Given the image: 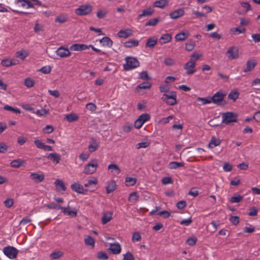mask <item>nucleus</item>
I'll use <instances>...</instances> for the list:
<instances>
[{
    "instance_id": "f257e3e1",
    "label": "nucleus",
    "mask_w": 260,
    "mask_h": 260,
    "mask_svg": "<svg viewBox=\"0 0 260 260\" xmlns=\"http://www.w3.org/2000/svg\"><path fill=\"white\" fill-rule=\"evenodd\" d=\"M125 60L126 63L123 64V69L125 71H129L135 69L140 66V62L138 60L132 56H127Z\"/></svg>"
},
{
    "instance_id": "f03ea898",
    "label": "nucleus",
    "mask_w": 260,
    "mask_h": 260,
    "mask_svg": "<svg viewBox=\"0 0 260 260\" xmlns=\"http://www.w3.org/2000/svg\"><path fill=\"white\" fill-rule=\"evenodd\" d=\"M225 96V93L222 90H219L211 97L210 101L218 106H224L226 104V102L224 101Z\"/></svg>"
},
{
    "instance_id": "7ed1b4c3",
    "label": "nucleus",
    "mask_w": 260,
    "mask_h": 260,
    "mask_svg": "<svg viewBox=\"0 0 260 260\" xmlns=\"http://www.w3.org/2000/svg\"><path fill=\"white\" fill-rule=\"evenodd\" d=\"M161 100L167 105L174 106L177 104V94L175 91H171L168 94H164L161 98Z\"/></svg>"
},
{
    "instance_id": "20e7f679",
    "label": "nucleus",
    "mask_w": 260,
    "mask_h": 260,
    "mask_svg": "<svg viewBox=\"0 0 260 260\" xmlns=\"http://www.w3.org/2000/svg\"><path fill=\"white\" fill-rule=\"evenodd\" d=\"M92 10V7L90 4L81 5L75 10V13L78 16H85L90 14Z\"/></svg>"
},
{
    "instance_id": "39448f33",
    "label": "nucleus",
    "mask_w": 260,
    "mask_h": 260,
    "mask_svg": "<svg viewBox=\"0 0 260 260\" xmlns=\"http://www.w3.org/2000/svg\"><path fill=\"white\" fill-rule=\"evenodd\" d=\"M223 123L229 124L232 122H235L237 120V114L230 112H227L222 114V115Z\"/></svg>"
},
{
    "instance_id": "423d86ee",
    "label": "nucleus",
    "mask_w": 260,
    "mask_h": 260,
    "mask_svg": "<svg viewBox=\"0 0 260 260\" xmlns=\"http://www.w3.org/2000/svg\"><path fill=\"white\" fill-rule=\"evenodd\" d=\"M3 252L9 258L14 259L17 257L18 250L13 246H8L3 248Z\"/></svg>"
},
{
    "instance_id": "0eeeda50",
    "label": "nucleus",
    "mask_w": 260,
    "mask_h": 260,
    "mask_svg": "<svg viewBox=\"0 0 260 260\" xmlns=\"http://www.w3.org/2000/svg\"><path fill=\"white\" fill-rule=\"evenodd\" d=\"M98 167L97 160L92 159L85 167L84 173L85 174H92L96 171Z\"/></svg>"
},
{
    "instance_id": "6e6552de",
    "label": "nucleus",
    "mask_w": 260,
    "mask_h": 260,
    "mask_svg": "<svg viewBox=\"0 0 260 260\" xmlns=\"http://www.w3.org/2000/svg\"><path fill=\"white\" fill-rule=\"evenodd\" d=\"M226 54L230 59H236L239 57L238 49L234 46L231 47L229 48Z\"/></svg>"
},
{
    "instance_id": "1a4fd4ad",
    "label": "nucleus",
    "mask_w": 260,
    "mask_h": 260,
    "mask_svg": "<svg viewBox=\"0 0 260 260\" xmlns=\"http://www.w3.org/2000/svg\"><path fill=\"white\" fill-rule=\"evenodd\" d=\"M195 62L191 61H189L185 64L184 68L186 70V74L191 75L196 72V70L193 69L195 67Z\"/></svg>"
},
{
    "instance_id": "9d476101",
    "label": "nucleus",
    "mask_w": 260,
    "mask_h": 260,
    "mask_svg": "<svg viewBox=\"0 0 260 260\" xmlns=\"http://www.w3.org/2000/svg\"><path fill=\"white\" fill-rule=\"evenodd\" d=\"M71 187L73 191L79 193L85 194L87 192V190L84 189L83 186L79 183H75L71 185Z\"/></svg>"
},
{
    "instance_id": "9b49d317",
    "label": "nucleus",
    "mask_w": 260,
    "mask_h": 260,
    "mask_svg": "<svg viewBox=\"0 0 260 260\" xmlns=\"http://www.w3.org/2000/svg\"><path fill=\"white\" fill-rule=\"evenodd\" d=\"M56 54L60 57H66L71 55V52L68 48H64L63 46L60 47L56 51Z\"/></svg>"
},
{
    "instance_id": "f8f14e48",
    "label": "nucleus",
    "mask_w": 260,
    "mask_h": 260,
    "mask_svg": "<svg viewBox=\"0 0 260 260\" xmlns=\"http://www.w3.org/2000/svg\"><path fill=\"white\" fill-rule=\"evenodd\" d=\"M257 63L255 60H248L246 62V68L243 70L244 73L250 72L254 69Z\"/></svg>"
},
{
    "instance_id": "ddd939ff",
    "label": "nucleus",
    "mask_w": 260,
    "mask_h": 260,
    "mask_svg": "<svg viewBox=\"0 0 260 260\" xmlns=\"http://www.w3.org/2000/svg\"><path fill=\"white\" fill-rule=\"evenodd\" d=\"M109 250L111 251L114 254H117L120 253L121 247L118 243H111Z\"/></svg>"
},
{
    "instance_id": "4468645a",
    "label": "nucleus",
    "mask_w": 260,
    "mask_h": 260,
    "mask_svg": "<svg viewBox=\"0 0 260 260\" xmlns=\"http://www.w3.org/2000/svg\"><path fill=\"white\" fill-rule=\"evenodd\" d=\"M90 144L88 146V150L90 152H93L96 151L99 147V144L97 142L96 139L91 138Z\"/></svg>"
},
{
    "instance_id": "2eb2a0df",
    "label": "nucleus",
    "mask_w": 260,
    "mask_h": 260,
    "mask_svg": "<svg viewBox=\"0 0 260 260\" xmlns=\"http://www.w3.org/2000/svg\"><path fill=\"white\" fill-rule=\"evenodd\" d=\"M88 45L85 44H74L71 46L70 49L73 51H82L88 49Z\"/></svg>"
},
{
    "instance_id": "dca6fc26",
    "label": "nucleus",
    "mask_w": 260,
    "mask_h": 260,
    "mask_svg": "<svg viewBox=\"0 0 260 260\" xmlns=\"http://www.w3.org/2000/svg\"><path fill=\"white\" fill-rule=\"evenodd\" d=\"M54 184L56 187V189L58 192H64L66 190V187L64 184V183L62 181L57 179L54 182Z\"/></svg>"
},
{
    "instance_id": "f3484780",
    "label": "nucleus",
    "mask_w": 260,
    "mask_h": 260,
    "mask_svg": "<svg viewBox=\"0 0 260 260\" xmlns=\"http://www.w3.org/2000/svg\"><path fill=\"white\" fill-rule=\"evenodd\" d=\"M133 34L132 30L130 29H121L117 33L119 38H127Z\"/></svg>"
},
{
    "instance_id": "a211bd4d",
    "label": "nucleus",
    "mask_w": 260,
    "mask_h": 260,
    "mask_svg": "<svg viewBox=\"0 0 260 260\" xmlns=\"http://www.w3.org/2000/svg\"><path fill=\"white\" fill-rule=\"evenodd\" d=\"M30 178L35 182L39 183L42 182L44 179L43 174H38L37 173H31L30 175Z\"/></svg>"
},
{
    "instance_id": "6ab92c4d",
    "label": "nucleus",
    "mask_w": 260,
    "mask_h": 260,
    "mask_svg": "<svg viewBox=\"0 0 260 260\" xmlns=\"http://www.w3.org/2000/svg\"><path fill=\"white\" fill-rule=\"evenodd\" d=\"M47 158L51 160L53 162L57 164L59 162L61 159V155L56 153H50L48 156Z\"/></svg>"
},
{
    "instance_id": "aec40b11",
    "label": "nucleus",
    "mask_w": 260,
    "mask_h": 260,
    "mask_svg": "<svg viewBox=\"0 0 260 260\" xmlns=\"http://www.w3.org/2000/svg\"><path fill=\"white\" fill-rule=\"evenodd\" d=\"M172 36L170 34H166L163 35L159 40H158V43L162 45L166 44L167 43L170 42L172 40Z\"/></svg>"
},
{
    "instance_id": "412c9836",
    "label": "nucleus",
    "mask_w": 260,
    "mask_h": 260,
    "mask_svg": "<svg viewBox=\"0 0 260 260\" xmlns=\"http://www.w3.org/2000/svg\"><path fill=\"white\" fill-rule=\"evenodd\" d=\"M112 218V213L107 211L103 213L102 217V222L105 224L109 222Z\"/></svg>"
},
{
    "instance_id": "4be33fe9",
    "label": "nucleus",
    "mask_w": 260,
    "mask_h": 260,
    "mask_svg": "<svg viewBox=\"0 0 260 260\" xmlns=\"http://www.w3.org/2000/svg\"><path fill=\"white\" fill-rule=\"evenodd\" d=\"M184 10L183 9H178L171 12L170 14V17L172 19H177L184 14Z\"/></svg>"
},
{
    "instance_id": "5701e85b",
    "label": "nucleus",
    "mask_w": 260,
    "mask_h": 260,
    "mask_svg": "<svg viewBox=\"0 0 260 260\" xmlns=\"http://www.w3.org/2000/svg\"><path fill=\"white\" fill-rule=\"evenodd\" d=\"M100 42L104 46H107L108 47H112L113 45V41L111 39L108 37H104L100 40Z\"/></svg>"
},
{
    "instance_id": "b1692460",
    "label": "nucleus",
    "mask_w": 260,
    "mask_h": 260,
    "mask_svg": "<svg viewBox=\"0 0 260 260\" xmlns=\"http://www.w3.org/2000/svg\"><path fill=\"white\" fill-rule=\"evenodd\" d=\"M24 163L25 161L24 160L17 159L12 161L10 164L11 167L15 168H18L23 166Z\"/></svg>"
},
{
    "instance_id": "393cba45",
    "label": "nucleus",
    "mask_w": 260,
    "mask_h": 260,
    "mask_svg": "<svg viewBox=\"0 0 260 260\" xmlns=\"http://www.w3.org/2000/svg\"><path fill=\"white\" fill-rule=\"evenodd\" d=\"M184 166V163L183 162L171 161L169 164V168L170 169H176L180 167H183Z\"/></svg>"
},
{
    "instance_id": "a878e982",
    "label": "nucleus",
    "mask_w": 260,
    "mask_h": 260,
    "mask_svg": "<svg viewBox=\"0 0 260 260\" xmlns=\"http://www.w3.org/2000/svg\"><path fill=\"white\" fill-rule=\"evenodd\" d=\"M139 41L136 40H131L124 43V47L126 48H132L136 47L139 45Z\"/></svg>"
},
{
    "instance_id": "bb28decb",
    "label": "nucleus",
    "mask_w": 260,
    "mask_h": 260,
    "mask_svg": "<svg viewBox=\"0 0 260 260\" xmlns=\"http://www.w3.org/2000/svg\"><path fill=\"white\" fill-rule=\"evenodd\" d=\"M221 141L219 139H216L215 137H212L209 144L208 146L210 148H213L216 146H217L220 144Z\"/></svg>"
},
{
    "instance_id": "cd10ccee",
    "label": "nucleus",
    "mask_w": 260,
    "mask_h": 260,
    "mask_svg": "<svg viewBox=\"0 0 260 260\" xmlns=\"http://www.w3.org/2000/svg\"><path fill=\"white\" fill-rule=\"evenodd\" d=\"M169 2L167 0H158L155 1L153 4L155 7L163 8L168 4Z\"/></svg>"
},
{
    "instance_id": "c85d7f7f",
    "label": "nucleus",
    "mask_w": 260,
    "mask_h": 260,
    "mask_svg": "<svg viewBox=\"0 0 260 260\" xmlns=\"http://www.w3.org/2000/svg\"><path fill=\"white\" fill-rule=\"evenodd\" d=\"M157 39H153L152 38H149L146 44H145V47H149V48H153L156 44L157 43Z\"/></svg>"
},
{
    "instance_id": "c756f323",
    "label": "nucleus",
    "mask_w": 260,
    "mask_h": 260,
    "mask_svg": "<svg viewBox=\"0 0 260 260\" xmlns=\"http://www.w3.org/2000/svg\"><path fill=\"white\" fill-rule=\"evenodd\" d=\"M116 183L115 181H111L109 182L108 185L106 186V191L107 193H110L115 190L116 189Z\"/></svg>"
},
{
    "instance_id": "7c9ffc66",
    "label": "nucleus",
    "mask_w": 260,
    "mask_h": 260,
    "mask_svg": "<svg viewBox=\"0 0 260 260\" xmlns=\"http://www.w3.org/2000/svg\"><path fill=\"white\" fill-rule=\"evenodd\" d=\"M79 118V116L75 113H71L66 116V119L70 122L77 121Z\"/></svg>"
},
{
    "instance_id": "2f4dec72",
    "label": "nucleus",
    "mask_w": 260,
    "mask_h": 260,
    "mask_svg": "<svg viewBox=\"0 0 260 260\" xmlns=\"http://www.w3.org/2000/svg\"><path fill=\"white\" fill-rule=\"evenodd\" d=\"M153 13V10L151 8L145 9L143 11L142 13L138 15V19L145 16H149Z\"/></svg>"
},
{
    "instance_id": "473e14b6",
    "label": "nucleus",
    "mask_w": 260,
    "mask_h": 260,
    "mask_svg": "<svg viewBox=\"0 0 260 260\" xmlns=\"http://www.w3.org/2000/svg\"><path fill=\"white\" fill-rule=\"evenodd\" d=\"M28 55V54L27 52L25 50H21L19 51H17L16 53V56L18 58H19L21 59H24Z\"/></svg>"
},
{
    "instance_id": "72a5a7b5",
    "label": "nucleus",
    "mask_w": 260,
    "mask_h": 260,
    "mask_svg": "<svg viewBox=\"0 0 260 260\" xmlns=\"http://www.w3.org/2000/svg\"><path fill=\"white\" fill-rule=\"evenodd\" d=\"M188 36V34L186 32H180L177 34L175 36V39L178 41H183L186 39Z\"/></svg>"
},
{
    "instance_id": "f704fd0d",
    "label": "nucleus",
    "mask_w": 260,
    "mask_h": 260,
    "mask_svg": "<svg viewBox=\"0 0 260 260\" xmlns=\"http://www.w3.org/2000/svg\"><path fill=\"white\" fill-rule=\"evenodd\" d=\"M62 211L64 214H67L72 217H75L77 215V211L76 209H74L72 211L69 210L67 211L66 209H65L64 207H62Z\"/></svg>"
},
{
    "instance_id": "c9c22d12",
    "label": "nucleus",
    "mask_w": 260,
    "mask_h": 260,
    "mask_svg": "<svg viewBox=\"0 0 260 260\" xmlns=\"http://www.w3.org/2000/svg\"><path fill=\"white\" fill-rule=\"evenodd\" d=\"M63 255V253L62 252L60 251H56L53 252L50 254V257L53 259H56L62 256Z\"/></svg>"
},
{
    "instance_id": "e433bc0d",
    "label": "nucleus",
    "mask_w": 260,
    "mask_h": 260,
    "mask_svg": "<svg viewBox=\"0 0 260 260\" xmlns=\"http://www.w3.org/2000/svg\"><path fill=\"white\" fill-rule=\"evenodd\" d=\"M211 97L208 96L207 98H198L197 99V101L198 102H201V104L200 105H205L207 104H210L212 103V101H210Z\"/></svg>"
},
{
    "instance_id": "4c0bfd02",
    "label": "nucleus",
    "mask_w": 260,
    "mask_h": 260,
    "mask_svg": "<svg viewBox=\"0 0 260 260\" xmlns=\"http://www.w3.org/2000/svg\"><path fill=\"white\" fill-rule=\"evenodd\" d=\"M243 199V196L240 195V194H237V195H235L233 197H232L231 199H230V202L232 203H239L241 201H242Z\"/></svg>"
},
{
    "instance_id": "58836bf2",
    "label": "nucleus",
    "mask_w": 260,
    "mask_h": 260,
    "mask_svg": "<svg viewBox=\"0 0 260 260\" xmlns=\"http://www.w3.org/2000/svg\"><path fill=\"white\" fill-rule=\"evenodd\" d=\"M84 242L86 245H90L92 246H94L95 243L94 239L90 236H87L84 239Z\"/></svg>"
},
{
    "instance_id": "ea45409f",
    "label": "nucleus",
    "mask_w": 260,
    "mask_h": 260,
    "mask_svg": "<svg viewBox=\"0 0 260 260\" xmlns=\"http://www.w3.org/2000/svg\"><path fill=\"white\" fill-rule=\"evenodd\" d=\"M108 169L112 170L111 172L113 170L115 171L116 174H118L120 173L121 171L118 166L114 164H111L108 166Z\"/></svg>"
},
{
    "instance_id": "a19ab883",
    "label": "nucleus",
    "mask_w": 260,
    "mask_h": 260,
    "mask_svg": "<svg viewBox=\"0 0 260 260\" xmlns=\"http://www.w3.org/2000/svg\"><path fill=\"white\" fill-rule=\"evenodd\" d=\"M160 21V18L157 17L149 20L145 24V26H154Z\"/></svg>"
},
{
    "instance_id": "79ce46f5",
    "label": "nucleus",
    "mask_w": 260,
    "mask_h": 260,
    "mask_svg": "<svg viewBox=\"0 0 260 260\" xmlns=\"http://www.w3.org/2000/svg\"><path fill=\"white\" fill-rule=\"evenodd\" d=\"M246 31V29L243 28L242 29H240L238 27H233L231 29V31L232 32L233 35H238L240 33H244Z\"/></svg>"
},
{
    "instance_id": "37998d69",
    "label": "nucleus",
    "mask_w": 260,
    "mask_h": 260,
    "mask_svg": "<svg viewBox=\"0 0 260 260\" xmlns=\"http://www.w3.org/2000/svg\"><path fill=\"white\" fill-rule=\"evenodd\" d=\"M46 206L50 209H62V206L55 203H51L50 204H47Z\"/></svg>"
},
{
    "instance_id": "c03bdc74",
    "label": "nucleus",
    "mask_w": 260,
    "mask_h": 260,
    "mask_svg": "<svg viewBox=\"0 0 260 260\" xmlns=\"http://www.w3.org/2000/svg\"><path fill=\"white\" fill-rule=\"evenodd\" d=\"M125 181L127 184L126 185L127 186H132L136 184L137 179L133 177H126L125 179Z\"/></svg>"
},
{
    "instance_id": "a18cd8bd",
    "label": "nucleus",
    "mask_w": 260,
    "mask_h": 260,
    "mask_svg": "<svg viewBox=\"0 0 260 260\" xmlns=\"http://www.w3.org/2000/svg\"><path fill=\"white\" fill-rule=\"evenodd\" d=\"M195 46V43L193 41H188L185 45V49L188 51L192 50Z\"/></svg>"
},
{
    "instance_id": "49530a36",
    "label": "nucleus",
    "mask_w": 260,
    "mask_h": 260,
    "mask_svg": "<svg viewBox=\"0 0 260 260\" xmlns=\"http://www.w3.org/2000/svg\"><path fill=\"white\" fill-rule=\"evenodd\" d=\"M96 257L100 259L106 260L108 258V256L106 252L104 251H100L97 253Z\"/></svg>"
},
{
    "instance_id": "de8ad7c7",
    "label": "nucleus",
    "mask_w": 260,
    "mask_h": 260,
    "mask_svg": "<svg viewBox=\"0 0 260 260\" xmlns=\"http://www.w3.org/2000/svg\"><path fill=\"white\" fill-rule=\"evenodd\" d=\"M139 120H141L142 121V123H144L146 121H148L150 118V116L148 113H144L141 114L138 118Z\"/></svg>"
},
{
    "instance_id": "09e8293b",
    "label": "nucleus",
    "mask_w": 260,
    "mask_h": 260,
    "mask_svg": "<svg viewBox=\"0 0 260 260\" xmlns=\"http://www.w3.org/2000/svg\"><path fill=\"white\" fill-rule=\"evenodd\" d=\"M4 109L6 110L12 111L15 113H20L21 111L20 109L18 108H15L9 105H5L4 107Z\"/></svg>"
},
{
    "instance_id": "8fccbe9b",
    "label": "nucleus",
    "mask_w": 260,
    "mask_h": 260,
    "mask_svg": "<svg viewBox=\"0 0 260 260\" xmlns=\"http://www.w3.org/2000/svg\"><path fill=\"white\" fill-rule=\"evenodd\" d=\"M239 97V93L237 91H231L228 95V98L235 101Z\"/></svg>"
},
{
    "instance_id": "3c124183",
    "label": "nucleus",
    "mask_w": 260,
    "mask_h": 260,
    "mask_svg": "<svg viewBox=\"0 0 260 260\" xmlns=\"http://www.w3.org/2000/svg\"><path fill=\"white\" fill-rule=\"evenodd\" d=\"M197 241V238L195 237H192L188 238L187 239L186 242L188 245L192 246L196 244Z\"/></svg>"
},
{
    "instance_id": "603ef678",
    "label": "nucleus",
    "mask_w": 260,
    "mask_h": 260,
    "mask_svg": "<svg viewBox=\"0 0 260 260\" xmlns=\"http://www.w3.org/2000/svg\"><path fill=\"white\" fill-rule=\"evenodd\" d=\"M151 84L149 82H143L140 84H139L137 88L139 89H148L151 87Z\"/></svg>"
},
{
    "instance_id": "864d4df0",
    "label": "nucleus",
    "mask_w": 260,
    "mask_h": 260,
    "mask_svg": "<svg viewBox=\"0 0 260 260\" xmlns=\"http://www.w3.org/2000/svg\"><path fill=\"white\" fill-rule=\"evenodd\" d=\"M139 78L144 80H148L151 79L149 77L147 71H143L141 72L139 74Z\"/></svg>"
},
{
    "instance_id": "5fc2aeb1",
    "label": "nucleus",
    "mask_w": 260,
    "mask_h": 260,
    "mask_svg": "<svg viewBox=\"0 0 260 260\" xmlns=\"http://www.w3.org/2000/svg\"><path fill=\"white\" fill-rule=\"evenodd\" d=\"M164 63L166 66H172L175 64V60L170 57H167L165 59Z\"/></svg>"
},
{
    "instance_id": "6e6d98bb",
    "label": "nucleus",
    "mask_w": 260,
    "mask_h": 260,
    "mask_svg": "<svg viewBox=\"0 0 260 260\" xmlns=\"http://www.w3.org/2000/svg\"><path fill=\"white\" fill-rule=\"evenodd\" d=\"M24 85L28 88L31 87L34 85V81L31 79L27 78L24 81Z\"/></svg>"
},
{
    "instance_id": "4d7b16f0",
    "label": "nucleus",
    "mask_w": 260,
    "mask_h": 260,
    "mask_svg": "<svg viewBox=\"0 0 260 260\" xmlns=\"http://www.w3.org/2000/svg\"><path fill=\"white\" fill-rule=\"evenodd\" d=\"M44 30V26L43 25L39 23H36L34 27V31L36 33H39L40 31H42Z\"/></svg>"
},
{
    "instance_id": "13d9d810",
    "label": "nucleus",
    "mask_w": 260,
    "mask_h": 260,
    "mask_svg": "<svg viewBox=\"0 0 260 260\" xmlns=\"http://www.w3.org/2000/svg\"><path fill=\"white\" fill-rule=\"evenodd\" d=\"M230 221L233 224L236 225L239 222V218L237 216H231L230 218Z\"/></svg>"
},
{
    "instance_id": "bf43d9fd",
    "label": "nucleus",
    "mask_w": 260,
    "mask_h": 260,
    "mask_svg": "<svg viewBox=\"0 0 260 260\" xmlns=\"http://www.w3.org/2000/svg\"><path fill=\"white\" fill-rule=\"evenodd\" d=\"M39 71L43 74H47L50 73L51 68L50 66H44L41 68Z\"/></svg>"
},
{
    "instance_id": "052dcab7",
    "label": "nucleus",
    "mask_w": 260,
    "mask_h": 260,
    "mask_svg": "<svg viewBox=\"0 0 260 260\" xmlns=\"http://www.w3.org/2000/svg\"><path fill=\"white\" fill-rule=\"evenodd\" d=\"M123 260H135V258L132 253L128 251L123 255Z\"/></svg>"
},
{
    "instance_id": "680f3d73",
    "label": "nucleus",
    "mask_w": 260,
    "mask_h": 260,
    "mask_svg": "<svg viewBox=\"0 0 260 260\" xmlns=\"http://www.w3.org/2000/svg\"><path fill=\"white\" fill-rule=\"evenodd\" d=\"M14 204V201L12 199H7L4 201L5 206L7 208H11Z\"/></svg>"
},
{
    "instance_id": "e2e57ef3",
    "label": "nucleus",
    "mask_w": 260,
    "mask_h": 260,
    "mask_svg": "<svg viewBox=\"0 0 260 260\" xmlns=\"http://www.w3.org/2000/svg\"><path fill=\"white\" fill-rule=\"evenodd\" d=\"M86 108L91 111L94 112L95 111L96 109V106L95 104L92 103H89L86 105Z\"/></svg>"
},
{
    "instance_id": "0e129e2a",
    "label": "nucleus",
    "mask_w": 260,
    "mask_h": 260,
    "mask_svg": "<svg viewBox=\"0 0 260 260\" xmlns=\"http://www.w3.org/2000/svg\"><path fill=\"white\" fill-rule=\"evenodd\" d=\"M54 131V128L50 125H47L43 128V132L46 134H50Z\"/></svg>"
},
{
    "instance_id": "69168bd1",
    "label": "nucleus",
    "mask_w": 260,
    "mask_h": 260,
    "mask_svg": "<svg viewBox=\"0 0 260 260\" xmlns=\"http://www.w3.org/2000/svg\"><path fill=\"white\" fill-rule=\"evenodd\" d=\"M192 221L191 218H189L188 219H182L180 223L182 225H184L185 226H188Z\"/></svg>"
},
{
    "instance_id": "338daca9",
    "label": "nucleus",
    "mask_w": 260,
    "mask_h": 260,
    "mask_svg": "<svg viewBox=\"0 0 260 260\" xmlns=\"http://www.w3.org/2000/svg\"><path fill=\"white\" fill-rule=\"evenodd\" d=\"M149 145V143L147 142H141L137 144V148L140 149L141 148H145Z\"/></svg>"
},
{
    "instance_id": "774afa93",
    "label": "nucleus",
    "mask_w": 260,
    "mask_h": 260,
    "mask_svg": "<svg viewBox=\"0 0 260 260\" xmlns=\"http://www.w3.org/2000/svg\"><path fill=\"white\" fill-rule=\"evenodd\" d=\"M186 206V202L185 201H181L176 204V207L179 209H182Z\"/></svg>"
}]
</instances>
